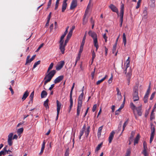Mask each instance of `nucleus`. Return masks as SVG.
<instances>
[{
  "mask_svg": "<svg viewBox=\"0 0 156 156\" xmlns=\"http://www.w3.org/2000/svg\"><path fill=\"white\" fill-rule=\"evenodd\" d=\"M54 64L53 63H51L49 67L48 68L47 73L48 74H46L44 78V80H45L44 81V83L43 85L44 89H45V86L48 82H50L52 78L55 75L56 73V71L55 70H53L50 72L49 71L51 70L53 68Z\"/></svg>",
  "mask_w": 156,
  "mask_h": 156,
  "instance_id": "obj_1",
  "label": "nucleus"
},
{
  "mask_svg": "<svg viewBox=\"0 0 156 156\" xmlns=\"http://www.w3.org/2000/svg\"><path fill=\"white\" fill-rule=\"evenodd\" d=\"M89 35L91 36L93 39L94 45L96 48V51H97L99 48L98 41V36L96 33L91 30H90L88 32Z\"/></svg>",
  "mask_w": 156,
  "mask_h": 156,
  "instance_id": "obj_2",
  "label": "nucleus"
},
{
  "mask_svg": "<svg viewBox=\"0 0 156 156\" xmlns=\"http://www.w3.org/2000/svg\"><path fill=\"white\" fill-rule=\"evenodd\" d=\"M130 107L131 109L133 111L136 110L138 115L141 116L142 115V112L141 111L142 108V105L140 104L138 107H136L134 104L132 102L130 103Z\"/></svg>",
  "mask_w": 156,
  "mask_h": 156,
  "instance_id": "obj_3",
  "label": "nucleus"
},
{
  "mask_svg": "<svg viewBox=\"0 0 156 156\" xmlns=\"http://www.w3.org/2000/svg\"><path fill=\"white\" fill-rule=\"evenodd\" d=\"M133 98L134 102L138 101L139 100L138 95V86H135L133 89Z\"/></svg>",
  "mask_w": 156,
  "mask_h": 156,
  "instance_id": "obj_4",
  "label": "nucleus"
},
{
  "mask_svg": "<svg viewBox=\"0 0 156 156\" xmlns=\"http://www.w3.org/2000/svg\"><path fill=\"white\" fill-rule=\"evenodd\" d=\"M155 129L154 127L151 126V134L150 140V143H151L153 139L154 135Z\"/></svg>",
  "mask_w": 156,
  "mask_h": 156,
  "instance_id": "obj_5",
  "label": "nucleus"
},
{
  "mask_svg": "<svg viewBox=\"0 0 156 156\" xmlns=\"http://www.w3.org/2000/svg\"><path fill=\"white\" fill-rule=\"evenodd\" d=\"M13 133H10L8 136V143L9 145L11 146L12 144V140L13 139L12 136H13Z\"/></svg>",
  "mask_w": 156,
  "mask_h": 156,
  "instance_id": "obj_6",
  "label": "nucleus"
},
{
  "mask_svg": "<svg viewBox=\"0 0 156 156\" xmlns=\"http://www.w3.org/2000/svg\"><path fill=\"white\" fill-rule=\"evenodd\" d=\"M109 7L113 12H115L117 13L118 15H119L118 9L113 4H111L109 5Z\"/></svg>",
  "mask_w": 156,
  "mask_h": 156,
  "instance_id": "obj_7",
  "label": "nucleus"
},
{
  "mask_svg": "<svg viewBox=\"0 0 156 156\" xmlns=\"http://www.w3.org/2000/svg\"><path fill=\"white\" fill-rule=\"evenodd\" d=\"M132 70L130 68H129V70L126 74V77H127V81H128V85H129L130 83V79L131 78V75H132Z\"/></svg>",
  "mask_w": 156,
  "mask_h": 156,
  "instance_id": "obj_8",
  "label": "nucleus"
},
{
  "mask_svg": "<svg viewBox=\"0 0 156 156\" xmlns=\"http://www.w3.org/2000/svg\"><path fill=\"white\" fill-rule=\"evenodd\" d=\"M65 64V62L63 61H61L57 65L56 69L57 70H59L61 69L63 67Z\"/></svg>",
  "mask_w": 156,
  "mask_h": 156,
  "instance_id": "obj_9",
  "label": "nucleus"
},
{
  "mask_svg": "<svg viewBox=\"0 0 156 156\" xmlns=\"http://www.w3.org/2000/svg\"><path fill=\"white\" fill-rule=\"evenodd\" d=\"M129 57H128L126 61V63L124 64V65H125L126 66L125 69L124 70V73L125 74H126L127 70L129 66L130 61L129 60Z\"/></svg>",
  "mask_w": 156,
  "mask_h": 156,
  "instance_id": "obj_10",
  "label": "nucleus"
},
{
  "mask_svg": "<svg viewBox=\"0 0 156 156\" xmlns=\"http://www.w3.org/2000/svg\"><path fill=\"white\" fill-rule=\"evenodd\" d=\"M56 104H57V115H59V114L60 112V110L61 108L62 105V104L58 101V100L56 101Z\"/></svg>",
  "mask_w": 156,
  "mask_h": 156,
  "instance_id": "obj_11",
  "label": "nucleus"
},
{
  "mask_svg": "<svg viewBox=\"0 0 156 156\" xmlns=\"http://www.w3.org/2000/svg\"><path fill=\"white\" fill-rule=\"evenodd\" d=\"M77 5V0H73L70 6V9H72L75 8Z\"/></svg>",
  "mask_w": 156,
  "mask_h": 156,
  "instance_id": "obj_12",
  "label": "nucleus"
},
{
  "mask_svg": "<svg viewBox=\"0 0 156 156\" xmlns=\"http://www.w3.org/2000/svg\"><path fill=\"white\" fill-rule=\"evenodd\" d=\"M63 78L64 76L63 75H61L58 76L54 80V83L56 84L58 83H59L63 79Z\"/></svg>",
  "mask_w": 156,
  "mask_h": 156,
  "instance_id": "obj_13",
  "label": "nucleus"
},
{
  "mask_svg": "<svg viewBox=\"0 0 156 156\" xmlns=\"http://www.w3.org/2000/svg\"><path fill=\"white\" fill-rule=\"evenodd\" d=\"M68 0H64L63 2L62 11L64 12L66 9L67 6V3L66 2Z\"/></svg>",
  "mask_w": 156,
  "mask_h": 156,
  "instance_id": "obj_14",
  "label": "nucleus"
},
{
  "mask_svg": "<svg viewBox=\"0 0 156 156\" xmlns=\"http://www.w3.org/2000/svg\"><path fill=\"white\" fill-rule=\"evenodd\" d=\"M35 57V55H34L30 59H29L30 56L29 55L27 57L25 65H27L28 63H30L34 59Z\"/></svg>",
  "mask_w": 156,
  "mask_h": 156,
  "instance_id": "obj_15",
  "label": "nucleus"
},
{
  "mask_svg": "<svg viewBox=\"0 0 156 156\" xmlns=\"http://www.w3.org/2000/svg\"><path fill=\"white\" fill-rule=\"evenodd\" d=\"M66 45L64 44H59V49L62 54L65 53V47Z\"/></svg>",
  "mask_w": 156,
  "mask_h": 156,
  "instance_id": "obj_16",
  "label": "nucleus"
},
{
  "mask_svg": "<svg viewBox=\"0 0 156 156\" xmlns=\"http://www.w3.org/2000/svg\"><path fill=\"white\" fill-rule=\"evenodd\" d=\"M116 90L117 91V95H118V99L119 100H120L122 98L121 93L120 92L119 90L118 87L116 88Z\"/></svg>",
  "mask_w": 156,
  "mask_h": 156,
  "instance_id": "obj_17",
  "label": "nucleus"
},
{
  "mask_svg": "<svg viewBox=\"0 0 156 156\" xmlns=\"http://www.w3.org/2000/svg\"><path fill=\"white\" fill-rule=\"evenodd\" d=\"M114 134L115 132L113 131L112 132L110 133V135L108 138V140L109 143H110L111 142L112 140L113 139Z\"/></svg>",
  "mask_w": 156,
  "mask_h": 156,
  "instance_id": "obj_18",
  "label": "nucleus"
},
{
  "mask_svg": "<svg viewBox=\"0 0 156 156\" xmlns=\"http://www.w3.org/2000/svg\"><path fill=\"white\" fill-rule=\"evenodd\" d=\"M140 138V136L139 134H138L135 139H134V144L135 145L136 144H137Z\"/></svg>",
  "mask_w": 156,
  "mask_h": 156,
  "instance_id": "obj_19",
  "label": "nucleus"
},
{
  "mask_svg": "<svg viewBox=\"0 0 156 156\" xmlns=\"http://www.w3.org/2000/svg\"><path fill=\"white\" fill-rule=\"evenodd\" d=\"M148 148H143V151L142 154H143L144 156H148L149 154L147 152Z\"/></svg>",
  "mask_w": 156,
  "mask_h": 156,
  "instance_id": "obj_20",
  "label": "nucleus"
},
{
  "mask_svg": "<svg viewBox=\"0 0 156 156\" xmlns=\"http://www.w3.org/2000/svg\"><path fill=\"white\" fill-rule=\"evenodd\" d=\"M29 95V93L27 90L23 94L22 99L23 101H24L27 98Z\"/></svg>",
  "mask_w": 156,
  "mask_h": 156,
  "instance_id": "obj_21",
  "label": "nucleus"
},
{
  "mask_svg": "<svg viewBox=\"0 0 156 156\" xmlns=\"http://www.w3.org/2000/svg\"><path fill=\"white\" fill-rule=\"evenodd\" d=\"M103 126H101L98 129L97 136L98 138L100 137Z\"/></svg>",
  "mask_w": 156,
  "mask_h": 156,
  "instance_id": "obj_22",
  "label": "nucleus"
},
{
  "mask_svg": "<svg viewBox=\"0 0 156 156\" xmlns=\"http://www.w3.org/2000/svg\"><path fill=\"white\" fill-rule=\"evenodd\" d=\"M47 95V93L46 91L44 90H43L41 93V98H45Z\"/></svg>",
  "mask_w": 156,
  "mask_h": 156,
  "instance_id": "obj_23",
  "label": "nucleus"
},
{
  "mask_svg": "<svg viewBox=\"0 0 156 156\" xmlns=\"http://www.w3.org/2000/svg\"><path fill=\"white\" fill-rule=\"evenodd\" d=\"M45 143L44 142V141L43 142V143L42 144L41 147V151L40 152V153H39V154L41 155V154L43 152L44 149L45 147Z\"/></svg>",
  "mask_w": 156,
  "mask_h": 156,
  "instance_id": "obj_24",
  "label": "nucleus"
},
{
  "mask_svg": "<svg viewBox=\"0 0 156 156\" xmlns=\"http://www.w3.org/2000/svg\"><path fill=\"white\" fill-rule=\"evenodd\" d=\"M124 5L122 4L121 6L120 14L119 15L123 16Z\"/></svg>",
  "mask_w": 156,
  "mask_h": 156,
  "instance_id": "obj_25",
  "label": "nucleus"
},
{
  "mask_svg": "<svg viewBox=\"0 0 156 156\" xmlns=\"http://www.w3.org/2000/svg\"><path fill=\"white\" fill-rule=\"evenodd\" d=\"M92 0H90L88 5L87 7L86 10L88 11L90 8L92 6L93 4H92Z\"/></svg>",
  "mask_w": 156,
  "mask_h": 156,
  "instance_id": "obj_26",
  "label": "nucleus"
},
{
  "mask_svg": "<svg viewBox=\"0 0 156 156\" xmlns=\"http://www.w3.org/2000/svg\"><path fill=\"white\" fill-rule=\"evenodd\" d=\"M85 128V125H84L83 127L82 128V129H81V130L80 131V136H79V139H80L81 137L83 136V134L84 133V130Z\"/></svg>",
  "mask_w": 156,
  "mask_h": 156,
  "instance_id": "obj_27",
  "label": "nucleus"
},
{
  "mask_svg": "<svg viewBox=\"0 0 156 156\" xmlns=\"http://www.w3.org/2000/svg\"><path fill=\"white\" fill-rule=\"evenodd\" d=\"M70 105L69 108H70V109H72L73 106V99L72 98V96H70Z\"/></svg>",
  "mask_w": 156,
  "mask_h": 156,
  "instance_id": "obj_28",
  "label": "nucleus"
},
{
  "mask_svg": "<svg viewBox=\"0 0 156 156\" xmlns=\"http://www.w3.org/2000/svg\"><path fill=\"white\" fill-rule=\"evenodd\" d=\"M87 36V32H86L85 34L83 36V37L82 41V43H81V44L84 45V44L85 43V41L86 38Z\"/></svg>",
  "mask_w": 156,
  "mask_h": 156,
  "instance_id": "obj_29",
  "label": "nucleus"
},
{
  "mask_svg": "<svg viewBox=\"0 0 156 156\" xmlns=\"http://www.w3.org/2000/svg\"><path fill=\"white\" fill-rule=\"evenodd\" d=\"M48 99H47L44 102V106L45 107V108H46V109L48 108H49V106L48 105Z\"/></svg>",
  "mask_w": 156,
  "mask_h": 156,
  "instance_id": "obj_30",
  "label": "nucleus"
},
{
  "mask_svg": "<svg viewBox=\"0 0 156 156\" xmlns=\"http://www.w3.org/2000/svg\"><path fill=\"white\" fill-rule=\"evenodd\" d=\"M129 122V119H127L126 121L124 123L123 126V129L122 131V133L123 132V131L124 130L125 128V127L128 124Z\"/></svg>",
  "mask_w": 156,
  "mask_h": 156,
  "instance_id": "obj_31",
  "label": "nucleus"
},
{
  "mask_svg": "<svg viewBox=\"0 0 156 156\" xmlns=\"http://www.w3.org/2000/svg\"><path fill=\"white\" fill-rule=\"evenodd\" d=\"M83 95L84 94L83 92V90L82 93L80 95L79 97L78 101H83Z\"/></svg>",
  "mask_w": 156,
  "mask_h": 156,
  "instance_id": "obj_32",
  "label": "nucleus"
},
{
  "mask_svg": "<svg viewBox=\"0 0 156 156\" xmlns=\"http://www.w3.org/2000/svg\"><path fill=\"white\" fill-rule=\"evenodd\" d=\"M123 42L124 44V46H125L126 44V39L125 33H124L123 34Z\"/></svg>",
  "mask_w": 156,
  "mask_h": 156,
  "instance_id": "obj_33",
  "label": "nucleus"
},
{
  "mask_svg": "<svg viewBox=\"0 0 156 156\" xmlns=\"http://www.w3.org/2000/svg\"><path fill=\"white\" fill-rule=\"evenodd\" d=\"M107 77V76L106 75L104 78H103L101 79L98 80L97 82L96 83V84L97 85H98L100 84L101 82H102V81H103L104 80H105L106 77Z\"/></svg>",
  "mask_w": 156,
  "mask_h": 156,
  "instance_id": "obj_34",
  "label": "nucleus"
},
{
  "mask_svg": "<svg viewBox=\"0 0 156 156\" xmlns=\"http://www.w3.org/2000/svg\"><path fill=\"white\" fill-rule=\"evenodd\" d=\"M90 127L89 126L87 127V129L86 131L85 132V134L87 137L90 133Z\"/></svg>",
  "mask_w": 156,
  "mask_h": 156,
  "instance_id": "obj_35",
  "label": "nucleus"
},
{
  "mask_svg": "<svg viewBox=\"0 0 156 156\" xmlns=\"http://www.w3.org/2000/svg\"><path fill=\"white\" fill-rule=\"evenodd\" d=\"M102 144V143H101V144H99L98 145L95 149V152L98 151V150H99L100 149V148L101 147Z\"/></svg>",
  "mask_w": 156,
  "mask_h": 156,
  "instance_id": "obj_36",
  "label": "nucleus"
},
{
  "mask_svg": "<svg viewBox=\"0 0 156 156\" xmlns=\"http://www.w3.org/2000/svg\"><path fill=\"white\" fill-rule=\"evenodd\" d=\"M135 134V132L134 131H132L131 133V135L130 137V140H131V141H133V138L134 136V135Z\"/></svg>",
  "mask_w": 156,
  "mask_h": 156,
  "instance_id": "obj_37",
  "label": "nucleus"
},
{
  "mask_svg": "<svg viewBox=\"0 0 156 156\" xmlns=\"http://www.w3.org/2000/svg\"><path fill=\"white\" fill-rule=\"evenodd\" d=\"M40 62L41 61L40 60H39L35 62L34 65L33 69H34L38 65H39L40 63Z\"/></svg>",
  "mask_w": 156,
  "mask_h": 156,
  "instance_id": "obj_38",
  "label": "nucleus"
},
{
  "mask_svg": "<svg viewBox=\"0 0 156 156\" xmlns=\"http://www.w3.org/2000/svg\"><path fill=\"white\" fill-rule=\"evenodd\" d=\"M34 91H33L31 93L29 97L30 101H32L33 98L34 96Z\"/></svg>",
  "mask_w": 156,
  "mask_h": 156,
  "instance_id": "obj_39",
  "label": "nucleus"
},
{
  "mask_svg": "<svg viewBox=\"0 0 156 156\" xmlns=\"http://www.w3.org/2000/svg\"><path fill=\"white\" fill-rule=\"evenodd\" d=\"M88 11L86 10L85 13L83 17V24H84V21L85 19H86V16L87 14H88Z\"/></svg>",
  "mask_w": 156,
  "mask_h": 156,
  "instance_id": "obj_40",
  "label": "nucleus"
},
{
  "mask_svg": "<svg viewBox=\"0 0 156 156\" xmlns=\"http://www.w3.org/2000/svg\"><path fill=\"white\" fill-rule=\"evenodd\" d=\"M23 128H21L19 129L17 131V133L18 135L20 134L21 133H23Z\"/></svg>",
  "mask_w": 156,
  "mask_h": 156,
  "instance_id": "obj_41",
  "label": "nucleus"
},
{
  "mask_svg": "<svg viewBox=\"0 0 156 156\" xmlns=\"http://www.w3.org/2000/svg\"><path fill=\"white\" fill-rule=\"evenodd\" d=\"M82 101H78L77 108H81L82 105Z\"/></svg>",
  "mask_w": 156,
  "mask_h": 156,
  "instance_id": "obj_42",
  "label": "nucleus"
},
{
  "mask_svg": "<svg viewBox=\"0 0 156 156\" xmlns=\"http://www.w3.org/2000/svg\"><path fill=\"white\" fill-rule=\"evenodd\" d=\"M119 16L120 17V27H121L122 25V24L123 16L119 15Z\"/></svg>",
  "mask_w": 156,
  "mask_h": 156,
  "instance_id": "obj_43",
  "label": "nucleus"
},
{
  "mask_svg": "<svg viewBox=\"0 0 156 156\" xmlns=\"http://www.w3.org/2000/svg\"><path fill=\"white\" fill-rule=\"evenodd\" d=\"M84 45L81 44L80 45V51L79 52V53L81 54L83 49Z\"/></svg>",
  "mask_w": 156,
  "mask_h": 156,
  "instance_id": "obj_44",
  "label": "nucleus"
},
{
  "mask_svg": "<svg viewBox=\"0 0 156 156\" xmlns=\"http://www.w3.org/2000/svg\"><path fill=\"white\" fill-rule=\"evenodd\" d=\"M141 2V0H138V1L137 3V5L136 7V9H138L140 7Z\"/></svg>",
  "mask_w": 156,
  "mask_h": 156,
  "instance_id": "obj_45",
  "label": "nucleus"
},
{
  "mask_svg": "<svg viewBox=\"0 0 156 156\" xmlns=\"http://www.w3.org/2000/svg\"><path fill=\"white\" fill-rule=\"evenodd\" d=\"M75 83H73V86H72V87L71 88V90L70 92V96H72V93H73V88L75 86Z\"/></svg>",
  "mask_w": 156,
  "mask_h": 156,
  "instance_id": "obj_46",
  "label": "nucleus"
},
{
  "mask_svg": "<svg viewBox=\"0 0 156 156\" xmlns=\"http://www.w3.org/2000/svg\"><path fill=\"white\" fill-rule=\"evenodd\" d=\"M116 45L117 44H115L113 47L112 51L113 53H114L116 52Z\"/></svg>",
  "mask_w": 156,
  "mask_h": 156,
  "instance_id": "obj_47",
  "label": "nucleus"
},
{
  "mask_svg": "<svg viewBox=\"0 0 156 156\" xmlns=\"http://www.w3.org/2000/svg\"><path fill=\"white\" fill-rule=\"evenodd\" d=\"M131 153V149L130 148H128L127 149L126 151V154L127 155L129 156H130V154Z\"/></svg>",
  "mask_w": 156,
  "mask_h": 156,
  "instance_id": "obj_48",
  "label": "nucleus"
},
{
  "mask_svg": "<svg viewBox=\"0 0 156 156\" xmlns=\"http://www.w3.org/2000/svg\"><path fill=\"white\" fill-rule=\"evenodd\" d=\"M96 57V54L94 51H93L92 53V62H93V60Z\"/></svg>",
  "mask_w": 156,
  "mask_h": 156,
  "instance_id": "obj_49",
  "label": "nucleus"
},
{
  "mask_svg": "<svg viewBox=\"0 0 156 156\" xmlns=\"http://www.w3.org/2000/svg\"><path fill=\"white\" fill-rule=\"evenodd\" d=\"M81 108H77V113H76V115L77 116H78L80 111Z\"/></svg>",
  "mask_w": 156,
  "mask_h": 156,
  "instance_id": "obj_50",
  "label": "nucleus"
},
{
  "mask_svg": "<svg viewBox=\"0 0 156 156\" xmlns=\"http://www.w3.org/2000/svg\"><path fill=\"white\" fill-rule=\"evenodd\" d=\"M72 34L73 33L69 31L66 37H67L68 38L70 39V38H71L72 36Z\"/></svg>",
  "mask_w": 156,
  "mask_h": 156,
  "instance_id": "obj_51",
  "label": "nucleus"
},
{
  "mask_svg": "<svg viewBox=\"0 0 156 156\" xmlns=\"http://www.w3.org/2000/svg\"><path fill=\"white\" fill-rule=\"evenodd\" d=\"M81 54L80 53H78V56L76 58V62H77L78 61H79L80 59V56H81Z\"/></svg>",
  "mask_w": 156,
  "mask_h": 156,
  "instance_id": "obj_52",
  "label": "nucleus"
},
{
  "mask_svg": "<svg viewBox=\"0 0 156 156\" xmlns=\"http://www.w3.org/2000/svg\"><path fill=\"white\" fill-rule=\"evenodd\" d=\"M143 148H148L147 143L145 141H144L143 144Z\"/></svg>",
  "mask_w": 156,
  "mask_h": 156,
  "instance_id": "obj_53",
  "label": "nucleus"
},
{
  "mask_svg": "<svg viewBox=\"0 0 156 156\" xmlns=\"http://www.w3.org/2000/svg\"><path fill=\"white\" fill-rule=\"evenodd\" d=\"M44 45V44L43 43H42L41 44L40 46H39L38 47V48L36 50V52H38L39 50Z\"/></svg>",
  "mask_w": 156,
  "mask_h": 156,
  "instance_id": "obj_54",
  "label": "nucleus"
},
{
  "mask_svg": "<svg viewBox=\"0 0 156 156\" xmlns=\"http://www.w3.org/2000/svg\"><path fill=\"white\" fill-rule=\"evenodd\" d=\"M59 1H58V0H56V4H55V9L56 10L57 9L59 4Z\"/></svg>",
  "mask_w": 156,
  "mask_h": 156,
  "instance_id": "obj_55",
  "label": "nucleus"
},
{
  "mask_svg": "<svg viewBox=\"0 0 156 156\" xmlns=\"http://www.w3.org/2000/svg\"><path fill=\"white\" fill-rule=\"evenodd\" d=\"M97 107V105L96 104H95L94 105L92 111L93 112H94L96 110Z\"/></svg>",
  "mask_w": 156,
  "mask_h": 156,
  "instance_id": "obj_56",
  "label": "nucleus"
},
{
  "mask_svg": "<svg viewBox=\"0 0 156 156\" xmlns=\"http://www.w3.org/2000/svg\"><path fill=\"white\" fill-rule=\"evenodd\" d=\"M6 154V153H5L4 151L2 150L0 152V156H2V155H4Z\"/></svg>",
  "mask_w": 156,
  "mask_h": 156,
  "instance_id": "obj_57",
  "label": "nucleus"
},
{
  "mask_svg": "<svg viewBox=\"0 0 156 156\" xmlns=\"http://www.w3.org/2000/svg\"><path fill=\"white\" fill-rule=\"evenodd\" d=\"M113 79V76L112 75L111 77L108 80V83L109 84L111 83L112 82V80Z\"/></svg>",
  "mask_w": 156,
  "mask_h": 156,
  "instance_id": "obj_58",
  "label": "nucleus"
},
{
  "mask_svg": "<svg viewBox=\"0 0 156 156\" xmlns=\"http://www.w3.org/2000/svg\"><path fill=\"white\" fill-rule=\"evenodd\" d=\"M155 94V92H153L152 93V94H151L150 98V100H152L153 99V98H154V95Z\"/></svg>",
  "mask_w": 156,
  "mask_h": 156,
  "instance_id": "obj_59",
  "label": "nucleus"
},
{
  "mask_svg": "<svg viewBox=\"0 0 156 156\" xmlns=\"http://www.w3.org/2000/svg\"><path fill=\"white\" fill-rule=\"evenodd\" d=\"M124 106V105L123 104H122L120 108L118 109V111H120L121 109L123 108Z\"/></svg>",
  "mask_w": 156,
  "mask_h": 156,
  "instance_id": "obj_60",
  "label": "nucleus"
},
{
  "mask_svg": "<svg viewBox=\"0 0 156 156\" xmlns=\"http://www.w3.org/2000/svg\"><path fill=\"white\" fill-rule=\"evenodd\" d=\"M51 1H52V0H49V2L48 3V5L47 9L49 8L50 6L51 5Z\"/></svg>",
  "mask_w": 156,
  "mask_h": 156,
  "instance_id": "obj_61",
  "label": "nucleus"
},
{
  "mask_svg": "<svg viewBox=\"0 0 156 156\" xmlns=\"http://www.w3.org/2000/svg\"><path fill=\"white\" fill-rule=\"evenodd\" d=\"M150 86L149 87L146 94H147L149 95V93L150 92Z\"/></svg>",
  "mask_w": 156,
  "mask_h": 156,
  "instance_id": "obj_62",
  "label": "nucleus"
},
{
  "mask_svg": "<svg viewBox=\"0 0 156 156\" xmlns=\"http://www.w3.org/2000/svg\"><path fill=\"white\" fill-rule=\"evenodd\" d=\"M70 39L69 38H68L67 37H66V40H65V43L64 44L65 45H66V44L67 43H68V42L69 40Z\"/></svg>",
  "mask_w": 156,
  "mask_h": 156,
  "instance_id": "obj_63",
  "label": "nucleus"
},
{
  "mask_svg": "<svg viewBox=\"0 0 156 156\" xmlns=\"http://www.w3.org/2000/svg\"><path fill=\"white\" fill-rule=\"evenodd\" d=\"M59 42L60 44H64L63 39H60Z\"/></svg>",
  "mask_w": 156,
  "mask_h": 156,
  "instance_id": "obj_64",
  "label": "nucleus"
}]
</instances>
